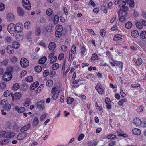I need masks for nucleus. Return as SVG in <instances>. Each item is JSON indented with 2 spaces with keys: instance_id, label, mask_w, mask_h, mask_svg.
I'll use <instances>...</instances> for the list:
<instances>
[{
  "instance_id": "f257e3e1",
  "label": "nucleus",
  "mask_w": 146,
  "mask_h": 146,
  "mask_svg": "<svg viewBox=\"0 0 146 146\" xmlns=\"http://www.w3.org/2000/svg\"><path fill=\"white\" fill-rule=\"evenodd\" d=\"M23 27V26L21 23H18L15 25L13 23L9 24L7 26V28L9 33L14 35L16 32L20 31H22Z\"/></svg>"
},
{
  "instance_id": "f03ea898",
  "label": "nucleus",
  "mask_w": 146,
  "mask_h": 146,
  "mask_svg": "<svg viewBox=\"0 0 146 146\" xmlns=\"http://www.w3.org/2000/svg\"><path fill=\"white\" fill-rule=\"evenodd\" d=\"M95 88L98 94L100 95H102L104 93V88H103L101 84L98 83L95 87Z\"/></svg>"
},
{
  "instance_id": "7ed1b4c3",
  "label": "nucleus",
  "mask_w": 146,
  "mask_h": 146,
  "mask_svg": "<svg viewBox=\"0 0 146 146\" xmlns=\"http://www.w3.org/2000/svg\"><path fill=\"white\" fill-rule=\"evenodd\" d=\"M51 92L53 94L52 96L53 99L54 100L56 99L59 94V90L57 89L56 87H54L52 90Z\"/></svg>"
},
{
  "instance_id": "20e7f679",
  "label": "nucleus",
  "mask_w": 146,
  "mask_h": 146,
  "mask_svg": "<svg viewBox=\"0 0 146 146\" xmlns=\"http://www.w3.org/2000/svg\"><path fill=\"white\" fill-rule=\"evenodd\" d=\"M22 3L23 7L26 10H30L31 4L29 0H22Z\"/></svg>"
},
{
  "instance_id": "39448f33",
  "label": "nucleus",
  "mask_w": 146,
  "mask_h": 146,
  "mask_svg": "<svg viewBox=\"0 0 146 146\" xmlns=\"http://www.w3.org/2000/svg\"><path fill=\"white\" fill-rule=\"evenodd\" d=\"M12 77V74L10 72H5L3 76V80L6 81L10 80Z\"/></svg>"
},
{
  "instance_id": "423d86ee",
  "label": "nucleus",
  "mask_w": 146,
  "mask_h": 146,
  "mask_svg": "<svg viewBox=\"0 0 146 146\" xmlns=\"http://www.w3.org/2000/svg\"><path fill=\"white\" fill-rule=\"evenodd\" d=\"M29 62L26 58H22L21 59L20 61V64L22 67H27L29 66Z\"/></svg>"
},
{
  "instance_id": "0eeeda50",
  "label": "nucleus",
  "mask_w": 146,
  "mask_h": 146,
  "mask_svg": "<svg viewBox=\"0 0 146 146\" xmlns=\"http://www.w3.org/2000/svg\"><path fill=\"white\" fill-rule=\"evenodd\" d=\"M17 34L15 36V39L18 41L21 40L23 37V34L22 31H20L16 32Z\"/></svg>"
},
{
  "instance_id": "6e6552de",
  "label": "nucleus",
  "mask_w": 146,
  "mask_h": 146,
  "mask_svg": "<svg viewBox=\"0 0 146 146\" xmlns=\"http://www.w3.org/2000/svg\"><path fill=\"white\" fill-rule=\"evenodd\" d=\"M126 3V0H114V4H118L119 7L122 6H124Z\"/></svg>"
},
{
  "instance_id": "1a4fd4ad",
  "label": "nucleus",
  "mask_w": 146,
  "mask_h": 146,
  "mask_svg": "<svg viewBox=\"0 0 146 146\" xmlns=\"http://www.w3.org/2000/svg\"><path fill=\"white\" fill-rule=\"evenodd\" d=\"M21 94L19 92H16L14 94H11L12 100L13 101L15 100L19 99L21 97Z\"/></svg>"
},
{
  "instance_id": "9d476101",
  "label": "nucleus",
  "mask_w": 146,
  "mask_h": 146,
  "mask_svg": "<svg viewBox=\"0 0 146 146\" xmlns=\"http://www.w3.org/2000/svg\"><path fill=\"white\" fill-rule=\"evenodd\" d=\"M14 109L16 111H17V112L19 113H21L23 112L26 110L25 108L23 107H19L18 106H15L14 108Z\"/></svg>"
},
{
  "instance_id": "9b49d317",
  "label": "nucleus",
  "mask_w": 146,
  "mask_h": 146,
  "mask_svg": "<svg viewBox=\"0 0 146 146\" xmlns=\"http://www.w3.org/2000/svg\"><path fill=\"white\" fill-rule=\"evenodd\" d=\"M44 101L42 100L39 102H37L36 104V106L37 108L40 109V110H43L45 108L43 106L44 105Z\"/></svg>"
},
{
  "instance_id": "f8f14e48",
  "label": "nucleus",
  "mask_w": 146,
  "mask_h": 146,
  "mask_svg": "<svg viewBox=\"0 0 146 146\" xmlns=\"http://www.w3.org/2000/svg\"><path fill=\"white\" fill-rule=\"evenodd\" d=\"M27 136L26 133L23 132L19 133L18 135L17 139L19 140H21L24 139Z\"/></svg>"
},
{
  "instance_id": "ddd939ff",
  "label": "nucleus",
  "mask_w": 146,
  "mask_h": 146,
  "mask_svg": "<svg viewBox=\"0 0 146 146\" xmlns=\"http://www.w3.org/2000/svg\"><path fill=\"white\" fill-rule=\"evenodd\" d=\"M133 123L136 126L140 125L142 123L141 120L138 118H134L133 120Z\"/></svg>"
},
{
  "instance_id": "4468645a",
  "label": "nucleus",
  "mask_w": 146,
  "mask_h": 146,
  "mask_svg": "<svg viewBox=\"0 0 146 146\" xmlns=\"http://www.w3.org/2000/svg\"><path fill=\"white\" fill-rule=\"evenodd\" d=\"M124 36L120 34H117L114 36L113 38V41H117L119 40H121L123 38V37Z\"/></svg>"
},
{
  "instance_id": "2eb2a0df",
  "label": "nucleus",
  "mask_w": 146,
  "mask_h": 146,
  "mask_svg": "<svg viewBox=\"0 0 146 146\" xmlns=\"http://www.w3.org/2000/svg\"><path fill=\"white\" fill-rule=\"evenodd\" d=\"M56 46V44L54 42H50L48 45L49 50L51 51H53Z\"/></svg>"
},
{
  "instance_id": "dca6fc26",
  "label": "nucleus",
  "mask_w": 146,
  "mask_h": 146,
  "mask_svg": "<svg viewBox=\"0 0 146 146\" xmlns=\"http://www.w3.org/2000/svg\"><path fill=\"white\" fill-rule=\"evenodd\" d=\"M17 12L19 15L20 16H23L24 14V12L23 8L19 7L17 8Z\"/></svg>"
},
{
  "instance_id": "f3484780",
  "label": "nucleus",
  "mask_w": 146,
  "mask_h": 146,
  "mask_svg": "<svg viewBox=\"0 0 146 146\" xmlns=\"http://www.w3.org/2000/svg\"><path fill=\"white\" fill-rule=\"evenodd\" d=\"M6 50L7 53L9 54H12L14 52V48L10 45L7 46Z\"/></svg>"
},
{
  "instance_id": "a211bd4d",
  "label": "nucleus",
  "mask_w": 146,
  "mask_h": 146,
  "mask_svg": "<svg viewBox=\"0 0 146 146\" xmlns=\"http://www.w3.org/2000/svg\"><path fill=\"white\" fill-rule=\"evenodd\" d=\"M128 9V7L125 6V5H124V6H121L120 9V11L122 12V13H124L125 14H127V11Z\"/></svg>"
},
{
  "instance_id": "6ab92c4d",
  "label": "nucleus",
  "mask_w": 146,
  "mask_h": 146,
  "mask_svg": "<svg viewBox=\"0 0 146 146\" xmlns=\"http://www.w3.org/2000/svg\"><path fill=\"white\" fill-rule=\"evenodd\" d=\"M133 133L135 135H139L141 133V131L139 129L135 128L132 130Z\"/></svg>"
},
{
  "instance_id": "aec40b11",
  "label": "nucleus",
  "mask_w": 146,
  "mask_h": 146,
  "mask_svg": "<svg viewBox=\"0 0 146 146\" xmlns=\"http://www.w3.org/2000/svg\"><path fill=\"white\" fill-rule=\"evenodd\" d=\"M30 127V124L29 123L25 125L23 127H22L20 129V131L21 132H24L27 131Z\"/></svg>"
},
{
  "instance_id": "412c9836",
  "label": "nucleus",
  "mask_w": 146,
  "mask_h": 146,
  "mask_svg": "<svg viewBox=\"0 0 146 146\" xmlns=\"http://www.w3.org/2000/svg\"><path fill=\"white\" fill-rule=\"evenodd\" d=\"M39 85L38 82H35L33 83L30 86V89L32 90H34Z\"/></svg>"
},
{
  "instance_id": "4be33fe9",
  "label": "nucleus",
  "mask_w": 146,
  "mask_h": 146,
  "mask_svg": "<svg viewBox=\"0 0 146 146\" xmlns=\"http://www.w3.org/2000/svg\"><path fill=\"white\" fill-rule=\"evenodd\" d=\"M39 123V121L37 117H35L33 120L32 125L34 126H37Z\"/></svg>"
},
{
  "instance_id": "5701e85b",
  "label": "nucleus",
  "mask_w": 146,
  "mask_h": 146,
  "mask_svg": "<svg viewBox=\"0 0 146 146\" xmlns=\"http://www.w3.org/2000/svg\"><path fill=\"white\" fill-rule=\"evenodd\" d=\"M35 31L36 35L38 36L40 35L41 30L39 27H36L35 29Z\"/></svg>"
},
{
  "instance_id": "b1692460",
  "label": "nucleus",
  "mask_w": 146,
  "mask_h": 146,
  "mask_svg": "<svg viewBox=\"0 0 146 146\" xmlns=\"http://www.w3.org/2000/svg\"><path fill=\"white\" fill-rule=\"evenodd\" d=\"M47 58L44 56L41 58L38 61V63L40 64H42L44 63L47 60Z\"/></svg>"
},
{
  "instance_id": "393cba45",
  "label": "nucleus",
  "mask_w": 146,
  "mask_h": 146,
  "mask_svg": "<svg viewBox=\"0 0 146 146\" xmlns=\"http://www.w3.org/2000/svg\"><path fill=\"white\" fill-rule=\"evenodd\" d=\"M131 35L133 37L136 38L138 36L139 34L138 31L134 30L131 32Z\"/></svg>"
},
{
  "instance_id": "a878e982",
  "label": "nucleus",
  "mask_w": 146,
  "mask_h": 146,
  "mask_svg": "<svg viewBox=\"0 0 146 146\" xmlns=\"http://www.w3.org/2000/svg\"><path fill=\"white\" fill-rule=\"evenodd\" d=\"M56 31L63 32V28L62 25H58L56 27Z\"/></svg>"
},
{
  "instance_id": "bb28decb",
  "label": "nucleus",
  "mask_w": 146,
  "mask_h": 146,
  "mask_svg": "<svg viewBox=\"0 0 146 146\" xmlns=\"http://www.w3.org/2000/svg\"><path fill=\"white\" fill-rule=\"evenodd\" d=\"M116 66H117L121 70H122L123 67V63L121 61H116Z\"/></svg>"
},
{
  "instance_id": "cd10ccee",
  "label": "nucleus",
  "mask_w": 146,
  "mask_h": 146,
  "mask_svg": "<svg viewBox=\"0 0 146 146\" xmlns=\"http://www.w3.org/2000/svg\"><path fill=\"white\" fill-rule=\"evenodd\" d=\"M42 70V67L39 65L35 66L34 68L35 71L37 73H40L41 72Z\"/></svg>"
},
{
  "instance_id": "c85d7f7f",
  "label": "nucleus",
  "mask_w": 146,
  "mask_h": 146,
  "mask_svg": "<svg viewBox=\"0 0 146 146\" xmlns=\"http://www.w3.org/2000/svg\"><path fill=\"white\" fill-rule=\"evenodd\" d=\"M19 42L17 41L14 42L12 44L13 48L15 49H18L19 47Z\"/></svg>"
},
{
  "instance_id": "c756f323",
  "label": "nucleus",
  "mask_w": 146,
  "mask_h": 146,
  "mask_svg": "<svg viewBox=\"0 0 146 146\" xmlns=\"http://www.w3.org/2000/svg\"><path fill=\"white\" fill-rule=\"evenodd\" d=\"M67 103L68 104H71L74 101V98H73L70 97H68L67 98Z\"/></svg>"
},
{
  "instance_id": "7c9ffc66",
  "label": "nucleus",
  "mask_w": 146,
  "mask_h": 146,
  "mask_svg": "<svg viewBox=\"0 0 146 146\" xmlns=\"http://www.w3.org/2000/svg\"><path fill=\"white\" fill-rule=\"evenodd\" d=\"M123 13H121V16L119 18V21L121 22H123L125 21V19L126 15L127 14H123Z\"/></svg>"
},
{
  "instance_id": "2f4dec72",
  "label": "nucleus",
  "mask_w": 146,
  "mask_h": 146,
  "mask_svg": "<svg viewBox=\"0 0 146 146\" xmlns=\"http://www.w3.org/2000/svg\"><path fill=\"white\" fill-rule=\"evenodd\" d=\"M31 23L29 21H27L25 22L24 24V27L25 28L27 29H29L31 27Z\"/></svg>"
},
{
  "instance_id": "473e14b6",
  "label": "nucleus",
  "mask_w": 146,
  "mask_h": 146,
  "mask_svg": "<svg viewBox=\"0 0 146 146\" xmlns=\"http://www.w3.org/2000/svg\"><path fill=\"white\" fill-rule=\"evenodd\" d=\"M98 59V57L96 53H95L92 54L91 59L93 60H96Z\"/></svg>"
},
{
  "instance_id": "72a5a7b5",
  "label": "nucleus",
  "mask_w": 146,
  "mask_h": 146,
  "mask_svg": "<svg viewBox=\"0 0 146 146\" xmlns=\"http://www.w3.org/2000/svg\"><path fill=\"white\" fill-rule=\"evenodd\" d=\"M127 100L126 98H123L120 100L118 102V105L120 106L123 105L124 103L127 102Z\"/></svg>"
},
{
  "instance_id": "f704fd0d",
  "label": "nucleus",
  "mask_w": 146,
  "mask_h": 146,
  "mask_svg": "<svg viewBox=\"0 0 146 146\" xmlns=\"http://www.w3.org/2000/svg\"><path fill=\"white\" fill-rule=\"evenodd\" d=\"M53 81L51 79H49L46 82L47 86L49 87H51L53 85Z\"/></svg>"
},
{
  "instance_id": "c9c22d12",
  "label": "nucleus",
  "mask_w": 146,
  "mask_h": 146,
  "mask_svg": "<svg viewBox=\"0 0 146 146\" xmlns=\"http://www.w3.org/2000/svg\"><path fill=\"white\" fill-rule=\"evenodd\" d=\"M128 4L131 7H133L134 5V2L133 0H126Z\"/></svg>"
},
{
  "instance_id": "e433bc0d",
  "label": "nucleus",
  "mask_w": 146,
  "mask_h": 146,
  "mask_svg": "<svg viewBox=\"0 0 146 146\" xmlns=\"http://www.w3.org/2000/svg\"><path fill=\"white\" fill-rule=\"evenodd\" d=\"M31 102L30 99L27 98L25 100V102L23 103V105L26 107L28 106Z\"/></svg>"
},
{
  "instance_id": "4c0bfd02",
  "label": "nucleus",
  "mask_w": 146,
  "mask_h": 146,
  "mask_svg": "<svg viewBox=\"0 0 146 146\" xmlns=\"http://www.w3.org/2000/svg\"><path fill=\"white\" fill-rule=\"evenodd\" d=\"M80 50L81 56H83L84 55L85 52L86 50V48L85 46H82Z\"/></svg>"
},
{
  "instance_id": "58836bf2",
  "label": "nucleus",
  "mask_w": 146,
  "mask_h": 146,
  "mask_svg": "<svg viewBox=\"0 0 146 146\" xmlns=\"http://www.w3.org/2000/svg\"><path fill=\"white\" fill-rule=\"evenodd\" d=\"M59 16L57 15H56L54 16L53 19V22L54 24H57L59 21Z\"/></svg>"
},
{
  "instance_id": "ea45409f",
  "label": "nucleus",
  "mask_w": 146,
  "mask_h": 146,
  "mask_svg": "<svg viewBox=\"0 0 146 146\" xmlns=\"http://www.w3.org/2000/svg\"><path fill=\"white\" fill-rule=\"evenodd\" d=\"M11 108V106L9 104H7L3 106V109L7 111L9 110Z\"/></svg>"
},
{
  "instance_id": "a19ab883",
  "label": "nucleus",
  "mask_w": 146,
  "mask_h": 146,
  "mask_svg": "<svg viewBox=\"0 0 146 146\" xmlns=\"http://www.w3.org/2000/svg\"><path fill=\"white\" fill-rule=\"evenodd\" d=\"M59 67V65L58 63H55L53 64L52 66V69L54 70H56Z\"/></svg>"
},
{
  "instance_id": "79ce46f5",
  "label": "nucleus",
  "mask_w": 146,
  "mask_h": 146,
  "mask_svg": "<svg viewBox=\"0 0 146 146\" xmlns=\"http://www.w3.org/2000/svg\"><path fill=\"white\" fill-rule=\"evenodd\" d=\"M62 35H63V32L57 31H56L55 32V36L58 38L60 37Z\"/></svg>"
},
{
  "instance_id": "37998d69",
  "label": "nucleus",
  "mask_w": 146,
  "mask_h": 146,
  "mask_svg": "<svg viewBox=\"0 0 146 146\" xmlns=\"http://www.w3.org/2000/svg\"><path fill=\"white\" fill-rule=\"evenodd\" d=\"M140 36L142 39L146 38V31H142L140 33Z\"/></svg>"
},
{
  "instance_id": "c03bdc74",
  "label": "nucleus",
  "mask_w": 146,
  "mask_h": 146,
  "mask_svg": "<svg viewBox=\"0 0 146 146\" xmlns=\"http://www.w3.org/2000/svg\"><path fill=\"white\" fill-rule=\"evenodd\" d=\"M19 88V85L18 83L14 84L12 86V89L13 90H17Z\"/></svg>"
},
{
  "instance_id": "a18cd8bd",
  "label": "nucleus",
  "mask_w": 146,
  "mask_h": 146,
  "mask_svg": "<svg viewBox=\"0 0 146 146\" xmlns=\"http://www.w3.org/2000/svg\"><path fill=\"white\" fill-rule=\"evenodd\" d=\"M14 136V135L13 133L11 132H9L5 136L7 138L10 139L13 138Z\"/></svg>"
},
{
  "instance_id": "49530a36",
  "label": "nucleus",
  "mask_w": 146,
  "mask_h": 146,
  "mask_svg": "<svg viewBox=\"0 0 146 146\" xmlns=\"http://www.w3.org/2000/svg\"><path fill=\"white\" fill-rule=\"evenodd\" d=\"M138 44L141 46H144L146 44V42L144 40H140L138 42Z\"/></svg>"
},
{
  "instance_id": "de8ad7c7",
  "label": "nucleus",
  "mask_w": 146,
  "mask_h": 146,
  "mask_svg": "<svg viewBox=\"0 0 146 146\" xmlns=\"http://www.w3.org/2000/svg\"><path fill=\"white\" fill-rule=\"evenodd\" d=\"M132 26V24L131 22H128L126 23L125 24V27L127 29H130L131 27Z\"/></svg>"
},
{
  "instance_id": "09e8293b",
  "label": "nucleus",
  "mask_w": 146,
  "mask_h": 146,
  "mask_svg": "<svg viewBox=\"0 0 146 146\" xmlns=\"http://www.w3.org/2000/svg\"><path fill=\"white\" fill-rule=\"evenodd\" d=\"M71 52L74 54L76 52V48L74 44H73L71 51Z\"/></svg>"
},
{
  "instance_id": "8fccbe9b",
  "label": "nucleus",
  "mask_w": 146,
  "mask_h": 146,
  "mask_svg": "<svg viewBox=\"0 0 146 146\" xmlns=\"http://www.w3.org/2000/svg\"><path fill=\"white\" fill-rule=\"evenodd\" d=\"M46 30L48 32H51L52 30V27L50 25H49L46 27Z\"/></svg>"
},
{
  "instance_id": "3c124183",
  "label": "nucleus",
  "mask_w": 146,
  "mask_h": 146,
  "mask_svg": "<svg viewBox=\"0 0 146 146\" xmlns=\"http://www.w3.org/2000/svg\"><path fill=\"white\" fill-rule=\"evenodd\" d=\"M97 143L96 141H94L93 143L92 142L90 141L88 143V145L89 146H96L97 145Z\"/></svg>"
},
{
  "instance_id": "603ef678",
  "label": "nucleus",
  "mask_w": 146,
  "mask_h": 146,
  "mask_svg": "<svg viewBox=\"0 0 146 146\" xmlns=\"http://www.w3.org/2000/svg\"><path fill=\"white\" fill-rule=\"evenodd\" d=\"M107 138L110 139H114L116 137V136L113 134H110L107 136Z\"/></svg>"
},
{
  "instance_id": "864d4df0",
  "label": "nucleus",
  "mask_w": 146,
  "mask_h": 146,
  "mask_svg": "<svg viewBox=\"0 0 146 146\" xmlns=\"http://www.w3.org/2000/svg\"><path fill=\"white\" fill-rule=\"evenodd\" d=\"M26 81L28 82H31L33 80V77L31 76H29L26 78Z\"/></svg>"
},
{
  "instance_id": "5fc2aeb1",
  "label": "nucleus",
  "mask_w": 146,
  "mask_h": 146,
  "mask_svg": "<svg viewBox=\"0 0 146 146\" xmlns=\"http://www.w3.org/2000/svg\"><path fill=\"white\" fill-rule=\"evenodd\" d=\"M144 109V107L142 105L139 106L137 108V112H140L142 111Z\"/></svg>"
},
{
  "instance_id": "6e6d98bb",
  "label": "nucleus",
  "mask_w": 146,
  "mask_h": 146,
  "mask_svg": "<svg viewBox=\"0 0 146 146\" xmlns=\"http://www.w3.org/2000/svg\"><path fill=\"white\" fill-rule=\"evenodd\" d=\"M56 74V72L53 70L50 71L49 72V75L50 77H54Z\"/></svg>"
},
{
  "instance_id": "4d7b16f0",
  "label": "nucleus",
  "mask_w": 146,
  "mask_h": 146,
  "mask_svg": "<svg viewBox=\"0 0 146 146\" xmlns=\"http://www.w3.org/2000/svg\"><path fill=\"white\" fill-rule=\"evenodd\" d=\"M11 37L7 36L5 37L4 41L5 43H9L11 42Z\"/></svg>"
},
{
  "instance_id": "13d9d810",
  "label": "nucleus",
  "mask_w": 146,
  "mask_h": 146,
  "mask_svg": "<svg viewBox=\"0 0 146 146\" xmlns=\"http://www.w3.org/2000/svg\"><path fill=\"white\" fill-rule=\"evenodd\" d=\"M142 60L140 58H138L136 61L137 65L139 66L142 64Z\"/></svg>"
},
{
  "instance_id": "bf43d9fd",
  "label": "nucleus",
  "mask_w": 146,
  "mask_h": 146,
  "mask_svg": "<svg viewBox=\"0 0 146 146\" xmlns=\"http://www.w3.org/2000/svg\"><path fill=\"white\" fill-rule=\"evenodd\" d=\"M84 137V134L83 133H81L80 134L78 138V140L79 141H80L83 139V138Z\"/></svg>"
},
{
  "instance_id": "052dcab7",
  "label": "nucleus",
  "mask_w": 146,
  "mask_h": 146,
  "mask_svg": "<svg viewBox=\"0 0 146 146\" xmlns=\"http://www.w3.org/2000/svg\"><path fill=\"white\" fill-rule=\"evenodd\" d=\"M136 27L139 29H141L142 28V25L141 23L139 22H137L136 23Z\"/></svg>"
},
{
  "instance_id": "680f3d73",
  "label": "nucleus",
  "mask_w": 146,
  "mask_h": 146,
  "mask_svg": "<svg viewBox=\"0 0 146 146\" xmlns=\"http://www.w3.org/2000/svg\"><path fill=\"white\" fill-rule=\"evenodd\" d=\"M8 63V61L6 60H3L0 62V65L5 66Z\"/></svg>"
},
{
  "instance_id": "e2e57ef3",
  "label": "nucleus",
  "mask_w": 146,
  "mask_h": 146,
  "mask_svg": "<svg viewBox=\"0 0 146 146\" xmlns=\"http://www.w3.org/2000/svg\"><path fill=\"white\" fill-rule=\"evenodd\" d=\"M53 13L52 10L50 8L48 9L46 11L47 15L48 16H50L52 15Z\"/></svg>"
},
{
  "instance_id": "0e129e2a",
  "label": "nucleus",
  "mask_w": 146,
  "mask_h": 146,
  "mask_svg": "<svg viewBox=\"0 0 146 146\" xmlns=\"http://www.w3.org/2000/svg\"><path fill=\"white\" fill-rule=\"evenodd\" d=\"M7 17L9 19H12L14 18V15L11 13H8L7 15Z\"/></svg>"
},
{
  "instance_id": "69168bd1",
  "label": "nucleus",
  "mask_w": 146,
  "mask_h": 146,
  "mask_svg": "<svg viewBox=\"0 0 146 146\" xmlns=\"http://www.w3.org/2000/svg\"><path fill=\"white\" fill-rule=\"evenodd\" d=\"M140 85L139 84L136 83L134 84H131V88H134L140 87Z\"/></svg>"
},
{
  "instance_id": "338daca9",
  "label": "nucleus",
  "mask_w": 146,
  "mask_h": 146,
  "mask_svg": "<svg viewBox=\"0 0 146 146\" xmlns=\"http://www.w3.org/2000/svg\"><path fill=\"white\" fill-rule=\"evenodd\" d=\"M49 74V70H46L44 71L43 73V76L44 77H46Z\"/></svg>"
},
{
  "instance_id": "774afa93",
  "label": "nucleus",
  "mask_w": 146,
  "mask_h": 146,
  "mask_svg": "<svg viewBox=\"0 0 146 146\" xmlns=\"http://www.w3.org/2000/svg\"><path fill=\"white\" fill-rule=\"evenodd\" d=\"M12 63H15L17 60V58L16 56H14L10 59Z\"/></svg>"
}]
</instances>
